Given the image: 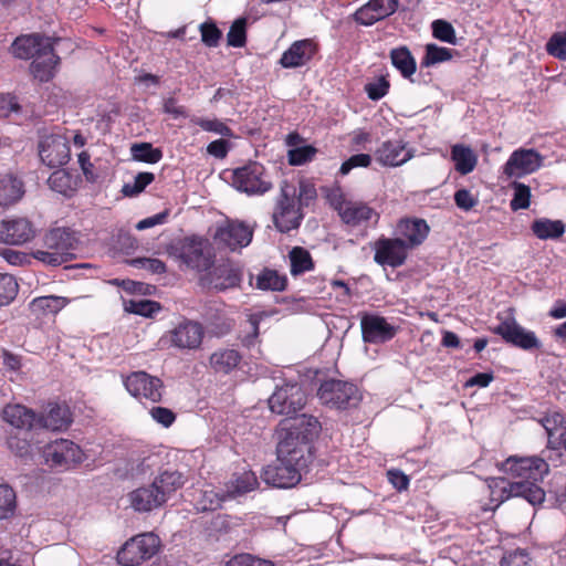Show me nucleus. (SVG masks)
Returning <instances> with one entry per match:
<instances>
[{
    "label": "nucleus",
    "instance_id": "1a4fd4ad",
    "mask_svg": "<svg viewBox=\"0 0 566 566\" xmlns=\"http://www.w3.org/2000/svg\"><path fill=\"white\" fill-rule=\"evenodd\" d=\"M232 184L238 190L249 195H263L272 188L264 166L256 161L237 168L232 175Z\"/></svg>",
    "mask_w": 566,
    "mask_h": 566
},
{
    "label": "nucleus",
    "instance_id": "f8f14e48",
    "mask_svg": "<svg viewBox=\"0 0 566 566\" xmlns=\"http://www.w3.org/2000/svg\"><path fill=\"white\" fill-rule=\"evenodd\" d=\"M242 281V271L239 266L227 261L218 265H211L208 271L199 279V284L203 289H213L216 291H226L240 286Z\"/></svg>",
    "mask_w": 566,
    "mask_h": 566
},
{
    "label": "nucleus",
    "instance_id": "7c9ffc66",
    "mask_svg": "<svg viewBox=\"0 0 566 566\" xmlns=\"http://www.w3.org/2000/svg\"><path fill=\"white\" fill-rule=\"evenodd\" d=\"M339 217L343 222L352 227L360 226L373 218H375L376 221L379 219V214L374 208L369 207L365 202L358 201H349Z\"/></svg>",
    "mask_w": 566,
    "mask_h": 566
},
{
    "label": "nucleus",
    "instance_id": "e2e57ef3",
    "mask_svg": "<svg viewBox=\"0 0 566 566\" xmlns=\"http://www.w3.org/2000/svg\"><path fill=\"white\" fill-rule=\"evenodd\" d=\"M260 319L261 317L256 314H251L249 316V328L247 333L241 336V343L243 346L250 348L256 344L260 334Z\"/></svg>",
    "mask_w": 566,
    "mask_h": 566
},
{
    "label": "nucleus",
    "instance_id": "bb28decb",
    "mask_svg": "<svg viewBox=\"0 0 566 566\" xmlns=\"http://www.w3.org/2000/svg\"><path fill=\"white\" fill-rule=\"evenodd\" d=\"M48 42H52V39L39 33L20 35L11 44V52L18 59L34 60L44 51Z\"/></svg>",
    "mask_w": 566,
    "mask_h": 566
},
{
    "label": "nucleus",
    "instance_id": "72a5a7b5",
    "mask_svg": "<svg viewBox=\"0 0 566 566\" xmlns=\"http://www.w3.org/2000/svg\"><path fill=\"white\" fill-rule=\"evenodd\" d=\"M48 185L53 191L71 198L77 190L78 176L65 169H56L50 175Z\"/></svg>",
    "mask_w": 566,
    "mask_h": 566
},
{
    "label": "nucleus",
    "instance_id": "de8ad7c7",
    "mask_svg": "<svg viewBox=\"0 0 566 566\" xmlns=\"http://www.w3.org/2000/svg\"><path fill=\"white\" fill-rule=\"evenodd\" d=\"M511 187L514 190L513 198L510 202V207L513 211L525 210L530 208L531 205V188L530 186L520 182L513 181Z\"/></svg>",
    "mask_w": 566,
    "mask_h": 566
},
{
    "label": "nucleus",
    "instance_id": "338daca9",
    "mask_svg": "<svg viewBox=\"0 0 566 566\" xmlns=\"http://www.w3.org/2000/svg\"><path fill=\"white\" fill-rule=\"evenodd\" d=\"M132 265L145 269L154 274H163L166 272V264L159 259L136 258L132 260Z\"/></svg>",
    "mask_w": 566,
    "mask_h": 566
},
{
    "label": "nucleus",
    "instance_id": "0e129e2a",
    "mask_svg": "<svg viewBox=\"0 0 566 566\" xmlns=\"http://www.w3.org/2000/svg\"><path fill=\"white\" fill-rule=\"evenodd\" d=\"M371 164V156L368 154H357L350 156L347 160H345L340 168L338 174L340 176L348 175L354 168L357 167H368Z\"/></svg>",
    "mask_w": 566,
    "mask_h": 566
},
{
    "label": "nucleus",
    "instance_id": "c756f323",
    "mask_svg": "<svg viewBox=\"0 0 566 566\" xmlns=\"http://www.w3.org/2000/svg\"><path fill=\"white\" fill-rule=\"evenodd\" d=\"M242 360V355L234 348H219L209 357L210 368L216 374L228 375L237 369Z\"/></svg>",
    "mask_w": 566,
    "mask_h": 566
},
{
    "label": "nucleus",
    "instance_id": "cd10ccee",
    "mask_svg": "<svg viewBox=\"0 0 566 566\" xmlns=\"http://www.w3.org/2000/svg\"><path fill=\"white\" fill-rule=\"evenodd\" d=\"M3 421L11 426L10 430L31 431L36 424V413L22 405H7L1 412Z\"/></svg>",
    "mask_w": 566,
    "mask_h": 566
},
{
    "label": "nucleus",
    "instance_id": "f704fd0d",
    "mask_svg": "<svg viewBox=\"0 0 566 566\" xmlns=\"http://www.w3.org/2000/svg\"><path fill=\"white\" fill-rule=\"evenodd\" d=\"M565 223L562 220L539 218L532 222L531 230L539 240H557L565 233Z\"/></svg>",
    "mask_w": 566,
    "mask_h": 566
},
{
    "label": "nucleus",
    "instance_id": "8fccbe9b",
    "mask_svg": "<svg viewBox=\"0 0 566 566\" xmlns=\"http://www.w3.org/2000/svg\"><path fill=\"white\" fill-rule=\"evenodd\" d=\"M229 46L242 48L247 43V20L245 18L237 19L230 27L227 34Z\"/></svg>",
    "mask_w": 566,
    "mask_h": 566
},
{
    "label": "nucleus",
    "instance_id": "c03bdc74",
    "mask_svg": "<svg viewBox=\"0 0 566 566\" xmlns=\"http://www.w3.org/2000/svg\"><path fill=\"white\" fill-rule=\"evenodd\" d=\"M130 153L135 160L146 164H157L163 158L161 149L155 148L150 143L133 144Z\"/></svg>",
    "mask_w": 566,
    "mask_h": 566
},
{
    "label": "nucleus",
    "instance_id": "a878e982",
    "mask_svg": "<svg viewBox=\"0 0 566 566\" xmlns=\"http://www.w3.org/2000/svg\"><path fill=\"white\" fill-rule=\"evenodd\" d=\"M72 421V412L66 403L49 402L45 411L36 415L38 427L52 431L65 430Z\"/></svg>",
    "mask_w": 566,
    "mask_h": 566
},
{
    "label": "nucleus",
    "instance_id": "2eb2a0df",
    "mask_svg": "<svg viewBox=\"0 0 566 566\" xmlns=\"http://www.w3.org/2000/svg\"><path fill=\"white\" fill-rule=\"evenodd\" d=\"M35 235L36 228L27 217H11L0 221V243L23 245Z\"/></svg>",
    "mask_w": 566,
    "mask_h": 566
},
{
    "label": "nucleus",
    "instance_id": "e433bc0d",
    "mask_svg": "<svg viewBox=\"0 0 566 566\" xmlns=\"http://www.w3.org/2000/svg\"><path fill=\"white\" fill-rule=\"evenodd\" d=\"M289 259L290 272L294 277L313 271L315 268V263L311 253L302 247L292 248V250L289 252Z\"/></svg>",
    "mask_w": 566,
    "mask_h": 566
},
{
    "label": "nucleus",
    "instance_id": "393cba45",
    "mask_svg": "<svg viewBox=\"0 0 566 566\" xmlns=\"http://www.w3.org/2000/svg\"><path fill=\"white\" fill-rule=\"evenodd\" d=\"M398 238H402L408 249L421 245L428 238L430 227L424 219L416 217L401 218L396 226Z\"/></svg>",
    "mask_w": 566,
    "mask_h": 566
},
{
    "label": "nucleus",
    "instance_id": "5fc2aeb1",
    "mask_svg": "<svg viewBox=\"0 0 566 566\" xmlns=\"http://www.w3.org/2000/svg\"><path fill=\"white\" fill-rule=\"evenodd\" d=\"M432 35L449 44H457L455 30L453 25L446 20H436L432 22Z\"/></svg>",
    "mask_w": 566,
    "mask_h": 566
},
{
    "label": "nucleus",
    "instance_id": "5701e85b",
    "mask_svg": "<svg viewBox=\"0 0 566 566\" xmlns=\"http://www.w3.org/2000/svg\"><path fill=\"white\" fill-rule=\"evenodd\" d=\"M61 59L55 53L53 42H48L44 51L30 64V73L40 83L52 81L60 66Z\"/></svg>",
    "mask_w": 566,
    "mask_h": 566
},
{
    "label": "nucleus",
    "instance_id": "a18cd8bd",
    "mask_svg": "<svg viewBox=\"0 0 566 566\" xmlns=\"http://www.w3.org/2000/svg\"><path fill=\"white\" fill-rule=\"evenodd\" d=\"M453 53L454 50L429 43L426 45V53L421 60V66L429 67L438 63L450 61L453 57Z\"/></svg>",
    "mask_w": 566,
    "mask_h": 566
},
{
    "label": "nucleus",
    "instance_id": "39448f33",
    "mask_svg": "<svg viewBox=\"0 0 566 566\" xmlns=\"http://www.w3.org/2000/svg\"><path fill=\"white\" fill-rule=\"evenodd\" d=\"M296 188L287 182L281 187V193L273 212L275 228L287 233L301 226L303 213L301 206L296 202Z\"/></svg>",
    "mask_w": 566,
    "mask_h": 566
},
{
    "label": "nucleus",
    "instance_id": "052dcab7",
    "mask_svg": "<svg viewBox=\"0 0 566 566\" xmlns=\"http://www.w3.org/2000/svg\"><path fill=\"white\" fill-rule=\"evenodd\" d=\"M316 151V148L311 145L295 147L289 150V163L293 166L304 165L314 158Z\"/></svg>",
    "mask_w": 566,
    "mask_h": 566
},
{
    "label": "nucleus",
    "instance_id": "6e6552de",
    "mask_svg": "<svg viewBox=\"0 0 566 566\" xmlns=\"http://www.w3.org/2000/svg\"><path fill=\"white\" fill-rule=\"evenodd\" d=\"M496 317L500 324L492 327L491 332L501 336L505 343L526 352L541 349L542 343L536 334L521 326L513 315L502 318L499 313Z\"/></svg>",
    "mask_w": 566,
    "mask_h": 566
},
{
    "label": "nucleus",
    "instance_id": "4d7b16f0",
    "mask_svg": "<svg viewBox=\"0 0 566 566\" xmlns=\"http://www.w3.org/2000/svg\"><path fill=\"white\" fill-rule=\"evenodd\" d=\"M199 31L201 34V41L209 48H216L222 38L221 30L212 21H206L200 24Z\"/></svg>",
    "mask_w": 566,
    "mask_h": 566
},
{
    "label": "nucleus",
    "instance_id": "c9c22d12",
    "mask_svg": "<svg viewBox=\"0 0 566 566\" xmlns=\"http://www.w3.org/2000/svg\"><path fill=\"white\" fill-rule=\"evenodd\" d=\"M451 159L454 163L455 170L461 175L472 172L478 163L474 151L463 144H455L452 146Z\"/></svg>",
    "mask_w": 566,
    "mask_h": 566
},
{
    "label": "nucleus",
    "instance_id": "3c124183",
    "mask_svg": "<svg viewBox=\"0 0 566 566\" xmlns=\"http://www.w3.org/2000/svg\"><path fill=\"white\" fill-rule=\"evenodd\" d=\"M155 180L153 172L143 171L136 175L133 184H125L122 192L126 197H134L139 195Z\"/></svg>",
    "mask_w": 566,
    "mask_h": 566
},
{
    "label": "nucleus",
    "instance_id": "4468645a",
    "mask_svg": "<svg viewBox=\"0 0 566 566\" xmlns=\"http://www.w3.org/2000/svg\"><path fill=\"white\" fill-rule=\"evenodd\" d=\"M374 252L378 265L396 269L405 264L409 249L402 238L380 237L374 243Z\"/></svg>",
    "mask_w": 566,
    "mask_h": 566
},
{
    "label": "nucleus",
    "instance_id": "603ef678",
    "mask_svg": "<svg viewBox=\"0 0 566 566\" xmlns=\"http://www.w3.org/2000/svg\"><path fill=\"white\" fill-rule=\"evenodd\" d=\"M161 310L158 302L151 300L130 301L127 311L144 317H153Z\"/></svg>",
    "mask_w": 566,
    "mask_h": 566
},
{
    "label": "nucleus",
    "instance_id": "423d86ee",
    "mask_svg": "<svg viewBox=\"0 0 566 566\" xmlns=\"http://www.w3.org/2000/svg\"><path fill=\"white\" fill-rule=\"evenodd\" d=\"M160 547V538L154 533H143L129 538L118 551L117 562L123 566H136L150 559Z\"/></svg>",
    "mask_w": 566,
    "mask_h": 566
},
{
    "label": "nucleus",
    "instance_id": "49530a36",
    "mask_svg": "<svg viewBox=\"0 0 566 566\" xmlns=\"http://www.w3.org/2000/svg\"><path fill=\"white\" fill-rule=\"evenodd\" d=\"M258 484L256 475L252 471H244L231 481L229 492L233 495L245 494L253 491Z\"/></svg>",
    "mask_w": 566,
    "mask_h": 566
},
{
    "label": "nucleus",
    "instance_id": "473e14b6",
    "mask_svg": "<svg viewBox=\"0 0 566 566\" xmlns=\"http://www.w3.org/2000/svg\"><path fill=\"white\" fill-rule=\"evenodd\" d=\"M392 66L403 78L412 82V76L417 71V62L408 46L401 45L394 48L389 52Z\"/></svg>",
    "mask_w": 566,
    "mask_h": 566
},
{
    "label": "nucleus",
    "instance_id": "a19ab883",
    "mask_svg": "<svg viewBox=\"0 0 566 566\" xmlns=\"http://www.w3.org/2000/svg\"><path fill=\"white\" fill-rule=\"evenodd\" d=\"M287 285V277L273 269H263L256 277V287L263 291H284Z\"/></svg>",
    "mask_w": 566,
    "mask_h": 566
},
{
    "label": "nucleus",
    "instance_id": "412c9836",
    "mask_svg": "<svg viewBox=\"0 0 566 566\" xmlns=\"http://www.w3.org/2000/svg\"><path fill=\"white\" fill-rule=\"evenodd\" d=\"M317 52L318 45L314 40H297L283 52L279 63L284 69L302 67L312 61Z\"/></svg>",
    "mask_w": 566,
    "mask_h": 566
},
{
    "label": "nucleus",
    "instance_id": "bf43d9fd",
    "mask_svg": "<svg viewBox=\"0 0 566 566\" xmlns=\"http://www.w3.org/2000/svg\"><path fill=\"white\" fill-rule=\"evenodd\" d=\"M15 509V493L12 488L0 484V518H6Z\"/></svg>",
    "mask_w": 566,
    "mask_h": 566
},
{
    "label": "nucleus",
    "instance_id": "dca6fc26",
    "mask_svg": "<svg viewBox=\"0 0 566 566\" xmlns=\"http://www.w3.org/2000/svg\"><path fill=\"white\" fill-rule=\"evenodd\" d=\"M203 336V326L199 322L188 318H184L168 332L170 345L181 350L200 348Z\"/></svg>",
    "mask_w": 566,
    "mask_h": 566
},
{
    "label": "nucleus",
    "instance_id": "2f4dec72",
    "mask_svg": "<svg viewBox=\"0 0 566 566\" xmlns=\"http://www.w3.org/2000/svg\"><path fill=\"white\" fill-rule=\"evenodd\" d=\"M186 481L187 478L181 472L166 470L160 472L153 482L166 503L176 491L185 485Z\"/></svg>",
    "mask_w": 566,
    "mask_h": 566
},
{
    "label": "nucleus",
    "instance_id": "f257e3e1",
    "mask_svg": "<svg viewBox=\"0 0 566 566\" xmlns=\"http://www.w3.org/2000/svg\"><path fill=\"white\" fill-rule=\"evenodd\" d=\"M322 430L321 422L314 416L302 413L280 421L274 463L266 465L262 480L277 489L295 486L302 479L301 472L314 460V440Z\"/></svg>",
    "mask_w": 566,
    "mask_h": 566
},
{
    "label": "nucleus",
    "instance_id": "ea45409f",
    "mask_svg": "<svg viewBox=\"0 0 566 566\" xmlns=\"http://www.w3.org/2000/svg\"><path fill=\"white\" fill-rule=\"evenodd\" d=\"M69 304V300L63 296L56 295H46L35 297L30 306L33 313H39L42 315H55L62 308H64Z\"/></svg>",
    "mask_w": 566,
    "mask_h": 566
},
{
    "label": "nucleus",
    "instance_id": "37998d69",
    "mask_svg": "<svg viewBox=\"0 0 566 566\" xmlns=\"http://www.w3.org/2000/svg\"><path fill=\"white\" fill-rule=\"evenodd\" d=\"M193 503L199 512L214 511L221 506L222 497L213 490H198L193 493Z\"/></svg>",
    "mask_w": 566,
    "mask_h": 566
},
{
    "label": "nucleus",
    "instance_id": "c85d7f7f",
    "mask_svg": "<svg viewBox=\"0 0 566 566\" xmlns=\"http://www.w3.org/2000/svg\"><path fill=\"white\" fill-rule=\"evenodd\" d=\"M129 501L132 507L138 512H149L165 504L158 489L154 486V482L132 491Z\"/></svg>",
    "mask_w": 566,
    "mask_h": 566
},
{
    "label": "nucleus",
    "instance_id": "79ce46f5",
    "mask_svg": "<svg viewBox=\"0 0 566 566\" xmlns=\"http://www.w3.org/2000/svg\"><path fill=\"white\" fill-rule=\"evenodd\" d=\"M192 125L199 126L203 132L213 133L226 138L233 137V130L219 118H206L192 116L190 118Z\"/></svg>",
    "mask_w": 566,
    "mask_h": 566
},
{
    "label": "nucleus",
    "instance_id": "13d9d810",
    "mask_svg": "<svg viewBox=\"0 0 566 566\" xmlns=\"http://www.w3.org/2000/svg\"><path fill=\"white\" fill-rule=\"evenodd\" d=\"M390 82L387 75H381L376 81L367 83L364 90L369 99L379 101L388 94Z\"/></svg>",
    "mask_w": 566,
    "mask_h": 566
},
{
    "label": "nucleus",
    "instance_id": "9b49d317",
    "mask_svg": "<svg viewBox=\"0 0 566 566\" xmlns=\"http://www.w3.org/2000/svg\"><path fill=\"white\" fill-rule=\"evenodd\" d=\"M123 384L126 390L138 400L145 399L154 403L161 401L164 384L156 376L143 370L132 371L124 378Z\"/></svg>",
    "mask_w": 566,
    "mask_h": 566
},
{
    "label": "nucleus",
    "instance_id": "20e7f679",
    "mask_svg": "<svg viewBox=\"0 0 566 566\" xmlns=\"http://www.w3.org/2000/svg\"><path fill=\"white\" fill-rule=\"evenodd\" d=\"M317 397L323 405L338 410L355 408L361 400L356 385L337 379H328L321 384Z\"/></svg>",
    "mask_w": 566,
    "mask_h": 566
},
{
    "label": "nucleus",
    "instance_id": "0eeeda50",
    "mask_svg": "<svg viewBox=\"0 0 566 566\" xmlns=\"http://www.w3.org/2000/svg\"><path fill=\"white\" fill-rule=\"evenodd\" d=\"M176 255L188 268L198 272L208 271L214 263V255L211 252L206 239L199 237H187L175 247Z\"/></svg>",
    "mask_w": 566,
    "mask_h": 566
},
{
    "label": "nucleus",
    "instance_id": "09e8293b",
    "mask_svg": "<svg viewBox=\"0 0 566 566\" xmlns=\"http://www.w3.org/2000/svg\"><path fill=\"white\" fill-rule=\"evenodd\" d=\"M19 285L13 275L0 273V306L9 305L17 296Z\"/></svg>",
    "mask_w": 566,
    "mask_h": 566
},
{
    "label": "nucleus",
    "instance_id": "9d476101",
    "mask_svg": "<svg viewBox=\"0 0 566 566\" xmlns=\"http://www.w3.org/2000/svg\"><path fill=\"white\" fill-rule=\"evenodd\" d=\"M269 408L277 415L291 416L306 405V394L297 382H285L276 387L268 400Z\"/></svg>",
    "mask_w": 566,
    "mask_h": 566
},
{
    "label": "nucleus",
    "instance_id": "774afa93",
    "mask_svg": "<svg viewBox=\"0 0 566 566\" xmlns=\"http://www.w3.org/2000/svg\"><path fill=\"white\" fill-rule=\"evenodd\" d=\"M149 413L156 422L163 424L165 428H169L176 420L175 412L166 407H153Z\"/></svg>",
    "mask_w": 566,
    "mask_h": 566
},
{
    "label": "nucleus",
    "instance_id": "58836bf2",
    "mask_svg": "<svg viewBox=\"0 0 566 566\" xmlns=\"http://www.w3.org/2000/svg\"><path fill=\"white\" fill-rule=\"evenodd\" d=\"M7 448L17 457L24 458L30 454L31 451V431L20 430L7 431L6 436Z\"/></svg>",
    "mask_w": 566,
    "mask_h": 566
},
{
    "label": "nucleus",
    "instance_id": "864d4df0",
    "mask_svg": "<svg viewBox=\"0 0 566 566\" xmlns=\"http://www.w3.org/2000/svg\"><path fill=\"white\" fill-rule=\"evenodd\" d=\"M546 52L560 61H566V32L553 33L546 43Z\"/></svg>",
    "mask_w": 566,
    "mask_h": 566
},
{
    "label": "nucleus",
    "instance_id": "7ed1b4c3",
    "mask_svg": "<svg viewBox=\"0 0 566 566\" xmlns=\"http://www.w3.org/2000/svg\"><path fill=\"white\" fill-rule=\"evenodd\" d=\"M42 242L45 250L36 249L32 256L46 265L60 266L75 259L80 237L69 227H55L44 233Z\"/></svg>",
    "mask_w": 566,
    "mask_h": 566
},
{
    "label": "nucleus",
    "instance_id": "a211bd4d",
    "mask_svg": "<svg viewBox=\"0 0 566 566\" xmlns=\"http://www.w3.org/2000/svg\"><path fill=\"white\" fill-rule=\"evenodd\" d=\"M43 455L51 467L69 468L82 461L81 448L67 439L55 440L45 446Z\"/></svg>",
    "mask_w": 566,
    "mask_h": 566
},
{
    "label": "nucleus",
    "instance_id": "6ab92c4d",
    "mask_svg": "<svg viewBox=\"0 0 566 566\" xmlns=\"http://www.w3.org/2000/svg\"><path fill=\"white\" fill-rule=\"evenodd\" d=\"M363 339L369 344H379L391 340L397 334V327L377 314H364L360 319Z\"/></svg>",
    "mask_w": 566,
    "mask_h": 566
},
{
    "label": "nucleus",
    "instance_id": "aec40b11",
    "mask_svg": "<svg viewBox=\"0 0 566 566\" xmlns=\"http://www.w3.org/2000/svg\"><path fill=\"white\" fill-rule=\"evenodd\" d=\"M253 229L241 221H227L220 226L214 234V240L230 250L243 248L250 244Z\"/></svg>",
    "mask_w": 566,
    "mask_h": 566
},
{
    "label": "nucleus",
    "instance_id": "f03ea898",
    "mask_svg": "<svg viewBox=\"0 0 566 566\" xmlns=\"http://www.w3.org/2000/svg\"><path fill=\"white\" fill-rule=\"evenodd\" d=\"M499 470L514 479L501 489L500 503L510 497H522L533 506H539L546 499L541 483L549 472L548 463L537 455H510L499 465Z\"/></svg>",
    "mask_w": 566,
    "mask_h": 566
},
{
    "label": "nucleus",
    "instance_id": "680f3d73",
    "mask_svg": "<svg viewBox=\"0 0 566 566\" xmlns=\"http://www.w3.org/2000/svg\"><path fill=\"white\" fill-rule=\"evenodd\" d=\"M226 566H273L272 562L259 558L248 553H241L232 556Z\"/></svg>",
    "mask_w": 566,
    "mask_h": 566
},
{
    "label": "nucleus",
    "instance_id": "ddd939ff",
    "mask_svg": "<svg viewBox=\"0 0 566 566\" xmlns=\"http://www.w3.org/2000/svg\"><path fill=\"white\" fill-rule=\"evenodd\" d=\"M38 153L49 168H60L70 160L71 148L65 137L59 134L40 136Z\"/></svg>",
    "mask_w": 566,
    "mask_h": 566
},
{
    "label": "nucleus",
    "instance_id": "f3484780",
    "mask_svg": "<svg viewBox=\"0 0 566 566\" xmlns=\"http://www.w3.org/2000/svg\"><path fill=\"white\" fill-rule=\"evenodd\" d=\"M543 157L535 149L518 148L514 150L503 166V174L521 178L536 171L542 166Z\"/></svg>",
    "mask_w": 566,
    "mask_h": 566
},
{
    "label": "nucleus",
    "instance_id": "69168bd1",
    "mask_svg": "<svg viewBox=\"0 0 566 566\" xmlns=\"http://www.w3.org/2000/svg\"><path fill=\"white\" fill-rule=\"evenodd\" d=\"M326 199L329 206L340 214L349 201L346 200L345 193L339 186L328 188L326 190Z\"/></svg>",
    "mask_w": 566,
    "mask_h": 566
},
{
    "label": "nucleus",
    "instance_id": "6e6d98bb",
    "mask_svg": "<svg viewBox=\"0 0 566 566\" xmlns=\"http://www.w3.org/2000/svg\"><path fill=\"white\" fill-rule=\"evenodd\" d=\"M500 564L501 566H534L528 552L522 548L506 552Z\"/></svg>",
    "mask_w": 566,
    "mask_h": 566
},
{
    "label": "nucleus",
    "instance_id": "b1692460",
    "mask_svg": "<svg viewBox=\"0 0 566 566\" xmlns=\"http://www.w3.org/2000/svg\"><path fill=\"white\" fill-rule=\"evenodd\" d=\"M398 8V0H369L354 13V19L361 25L374 23L391 15Z\"/></svg>",
    "mask_w": 566,
    "mask_h": 566
},
{
    "label": "nucleus",
    "instance_id": "4c0bfd02",
    "mask_svg": "<svg viewBox=\"0 0 566 566\" xmlns=\"http://www.w3.org/2000/svg\"><path fill=\"white\" fill-rule=\"evenodd\" d=\"M23 185L17 178L8 175L0 178V208L17 202L23 195Z\"/></svg>",
    "mask_w": 566,
    "mask_h": 566
},
{
    "label": "nucleus",
    "instance_id": "4be33fe9",
    "mask_svg": "<svg viewBox=\"0 0 566 566\" xmlns=\"http://www.w3.org/2000/svg\"><path fill=\"white\" fill-rule=\"evenodd\" d=\"M413 157V150L402 139L386 140L375 151L377 163L385 167H398Z\"/></svg>",
    "mask_w": 566,
    "mask_h": 566
}]
</instances>
